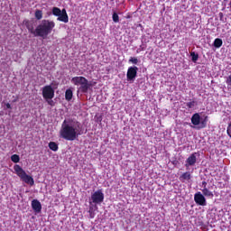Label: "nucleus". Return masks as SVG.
Wrapping results in <instances>:
<instances>
[{"label":"nucleus","instance_id":"f257e3e1","mask_svg":"<svg viewBox=\"0 0 231 231\" xmlns=\"http://www.w3.org/2000/svg\"><path fill=\"white\" fill-rule=\"evenodd\" d=\"M80 134H82V125L80 122L71 118L63 121L60 130V138L68 140L69 142H73L74 140H77Z\"/></svg>","mask_w":231,"mask_h":231},{"label":"nucleus","instance_id":"f03ea898","mask_svg":"<svg viewBox=\"0 0 231 231\" xmlns=\"http://www.w3.org/2000/svg\"><path fill=\"white\" fill-rule=\"evenodd\" d=\"M55 28V22L50 20H42L40 24L36 26V37H42L46 39Z\"/></svg>","mask_w":231,"mask_h":231},{"label":"nucleus","instance_id":"7ed1b4c3","mask_svg":"<svg viewBox=\"0 0 231 231\" xmlns=\"http://www.w3.org/2000/svg\"><path fill=\"white\" fill-rule=\"evenodd\" d=\"M71 83L74 84V86H79V90L81 93H88L90 86L89 81H88V79L82 76L72 78Z\"/></svg>","mask_w":231,"mask_h":231},{"label":"nucleus","instance_id":"20e7f679","mask_svg":"<svg viewBox=\"0 0 231 231\" xmlns=\"http://www.w3.org/2000/svg\"><path fill=\"white\" fill-rule=\"evenodd\" d=\"M52 14L56 15V17H58L57 21H60L61 23H69V21L66 9L60 10L59 7H53Z\"/></svg>","mask_w":231,"mask_h":231},{"label":"nucleus","instance_id":"39448f33","mask_svg":"<svg viewBox=\"0 0 231 231\" xmlns=\"http://www.w3.org/2000/svg\"><path fill=\"white\" fill-rule=\"evenodd\" d=\"M55 97V89L50 85H47L42 88V97L45 99L54 98Z\"/></svg>","mask_w":231,"mask_h":231},{"label":"nucleus","instance_id":"423d86ee","mask_svg":"<svg viewBox=\"0 0 231 231\" xmlns=\"http://www.w3.org/2000/svg\"><path fill=\"white\" fill-rule=\"evenodd\" d=\"M91 201L92 203H95L96 205H100V203L104 202V194L102 192V189L97 190L91 195Z\"/></svg>","mask_w":231,"mask_h":231},{"label":"nucleus","instance_id":"0eeeda50","mask_svg":"<svg viewBox=\"0 0 231 231\" xmlns=\"http://www.w3.org/2000/svg\"><path fill=\"white\" fill-rule=\"evenodd\" d=\"M24 24L28 30V32H30L32 33V35H34V37H36L37 35V27L35 28V22H33L32 20H25L24 21Z\"/></svg>","mask_w":231,"mask_h":231},{"label":"nucleus","instance_id":"6e6552de","mask_svg":"<svg viewBox=\"0 0 231 231\" xmlns=\"http://www.w3.org/2000/svg\"><path fill=\"white\" fill-rule=\"evenodd\" d=\"M194 199L197 205H200L201 207H205L207 205V199H205V196H203L201 192L196 193Z\"/></svg>","mask_w":231,"mask_h":231},{"label":"nucleus","instance_id":"1a4fd4ad","mask_svg":"<svg viewBox=\"0 0 231 231\" xmlns=\"http://www.w3.org/2000/svg\"><path fill=\"white\" fill-rule=\"evenodd\" d=\"M137 73H138V67H130L126 74L127 79L134 80V79H136Z\"/></svg>","mask_w":231,"mask_h":231},{"label":"nucleus","instance_id":"9d476101","mask_svg":"<svg viewBox=\"0 0 231 231\" xmlns=\"http://www.w3.org/2000/svg\"><path fill=\"white\" fill-rule=\"evenodd\" d=\"M32 208L36 214H40L41 210H42V205H41V202L37 199L32 201Z\"/></svg>","mask_w":231,"mask_h":231},{"label":"nucleus","instance_id":"9b49d317","mask_svg":"<svg viewBox=\"0 0 231 231\" xmlns=\"http://www.w3.org/2000/svg\"><path fill=\"white\" fill-rule=\"evenodd\" d=\"M198 153H192L186 161V167H191L192 165L196 164Z\"/></svg>","mask_w":231,"mask_h":231},{"label":"nucleus","instance_id":"f8f14e48","mask_svg":"<svg viewBox=\"0 0 231 231\" xmlns=\"http://www.w3.org/2000/svg\"><path fill=\"white\" fill-rule=\"evenodd\" d=\"M17 176H19V178H21V180H23L24 178V176L26 175V171H24V170H23V168H21V166L19 165H14V167Z\"/></svg>","mask_w":231,"mask_h":231},{"label":"nucleus","instance_id":"ddd939ff","mask_svg":"<svg viewBox=\"0 0 231 231\" xmlns=\"http://www.w3.org/2000/svg\"><path fill=\"white\" fill-rule=\"evenodd\" d=\"M191 124H193V125H199V124H201V116L198 113L191 116Z\"/></svg>","mask_w":231,"mask_h":231},{"label":"nucleus","instance_id":"4468645a","mask_svg":"<svg viewBox=\"0 0 231 231\" xmlns=\"http://www.w3.org/2000/svg\"><path fill=\"white\" fill-rule=\"evenodd\" d=\"M23 181H24V183H28L29 185L32 186L33 183H35L33 181V178H32L31 176H29L28 174H26L23 179Z\"/></svg>","mask_w":231,"mask_h":231},{"label":"nucleus","instance_id":"2eb2a0df","mask_svg":"<svg viewBox=\"0 0 231 231\" xmlns=\"http://www.w3.org/2000/svg\"><path fill=\"white\" fill-rule=\"evenodd\" d=\"M202 193H203V196H206L207 198H214V193L208 190V188H203Z\"/></svg>","mask_w":231,"mask_h":231},{"label":"nucleus","instance_id":"dca6fc26","mask_svg":"<svg viewBox=\"0 0 231 231\" xmlns=\"http://www.w3.org/2000/svg\"><path fill=\"white\" fill-rule=\"evenodd\" d=\"M65 98L69 102L73 98V91L71 89H67L65 92Z\"/></svg>","mask_w":231,"mask_h":231},{"label":"nucleus","instance_id":"f3484780","mask_svg":"<svg viewBox=\"0 0 231 231\" xmlns=\"http://www.w3.org/2000/svg\"><path fill=\"white\" fill-rule=\"evenodd\" d=\"M190 180V173L189 172H185L180 177V181H189Z\"/></svg>","mask_w":231,"mask_h":231},{"label":"nucleus","instance_id":"a211bd4d","mask_svg":"<svg viewBox=\"0 0 231 231\" xmlns=\"http://www.w3.org/2000/svg\"><path fill=\"white\" fill-rule=\"evenodd\" d=\"M49 148L51 149V151H59V144H57V143L55 142H51L49 143Z\"/></svg>","mask_w":231,"mask_h":231},{"label":"nucleus","instance_id":"6ab92c4d","mask_svg":"<svg viewBox=\"0 0 231 231\" xmlns=\"http://www.w3.org/2000/svg\"><path fill=\"white\" fill-rule=\"evenodd\" d=\"M214 46H215V48H221V46H223V40L217 38L214 41Z\"/></svg>","mask_w":231,"mask_h":231},{"label":"nucleus","instance_id":"aec40b11","mask_svg":"<svg viewBox=\"0 0 231 231\" xmlns=\"http://www.w3.org/2000/svg\"><path fill=\"white\" fill-rule=\"evenodd\" d=\"M34 15H35V18H36L38 21H41V19H42V11L37 9V10L35 11Z\"/></svg>","mask_w":231,"mask_h":231},{"label":"nucleus","instance_id":"412c9836","mask_svg":"<svg viewBox=\"0 0 231 231\" xmlns=\"http://www.w3.org/2000/svg\"><path fill=\"white\" fill-rule=\"evenodd\" d=\"M187 107H189V109H192L193 107H196V106H198V102L196 101H190L186 103Z\"/></svg>","mask_w":231,"mask_h":231},{"label":"nucleus","instance_id":"4be33fe9","mask_svg":"<svg viewBox=\"0 0 231 231\" xmlns=\"http://www.w3.org/2000/svg\"><path fill=\"white\" fill-rule=\"evenodd\" d=\"M11 161L14 162V163H19L21 161V158L17 154H14L11 156Z\"/></svg>","mask_w":231,"mask_h":231},{"label":"nucleus","instance_id":"5701e85b","mask_svg":"<svg viewBox=\"0 0 231 231\" xmlns=\"http://www.w3.org/2000/svg\"><path fill=\"white\" fill-rule=\"evenodd\" d=\"M190 56H191V60L193 62H197L198 59H199V56L196 54V52H190Z\"/></svg>","mask_w":231,"mask_h":231},{"label":"nucleus","instance_id":"b1692460","mask_svg":"<svg viewBox=\"0 0 231 231\" xmlns=\"http://www.w3.org/2000/svg\"><path fill=\"white\" fill-rule=\"evenodd\" d=\"M112 19H113L114 23H119V21H120V17L118 16V14H116V13L113 14Z\"/></svg>","mask_w":231,"mask_h":231},{"label":"nucleus","instance_id":"393cba45","mask_svg":"<svg viewBox=\"0 0 231 231\" xmlns=\"http://www.w3.org/2000/svg\"><path fill=\"white\" fill-rule=\"evenodd\" d=\"M45 101L49 106H51V107L55 106V101H53V98H48V99H45Z\"/></svg>","mask_w":231,"mask_h":231},{"label":"nucleus","instance_id":"a878e982","mask_svg":"<svg viewBox=\"0 0 231 231\" xmlns=\"http://www.w3.org/2000/svg\"><path fill=\"white\" fill-rule=\"evenodd\" d=\"M129 62H132V64H138V59L137 58H132L129 60Z\"/></svg>","mask_w":231,"mask_h":231},{"label":"nucleus","instance_id":"bb28decb","mask_svg":"<svg viewBox=\"0 0 231 231\" xmlns=\"http://www.w3.org/2000/svg\"><path fill=\"white\" fill-rule=\"evenodd\" d=\"M226 83L231 87V74L226 78Z\"/></svg>","mask_w":231,"mask_h":231},{"label":"nucleus","instance_id":"cd10ccee","mask_svg":"<svg viewBox=\"0 0 231 231\" xmlns=\"http://www.w3.org/2000/svg\"><path fill=\"white\" fill-rule=\"evenodd\" d=\"M202 187H203V189H207V181L202 182Z\"/></svg>","mask_w":231,"mask_h":231},{"label":"nucleus","instance_id":"c85d7f7f","mask_svg":"<svg viewBox=\"0 0 231 231\" xmlns=\"http://www.w3.org/2000/svg\"><path fill=\"white\" fill-rule=\"evenodd\" d=\"M89 214H90L91 219H93V217H95V215L93 214V212L91 211V209L89 210Z\"/></svg>","mask_w":231,"mask_h":231},{"label":"nucleus","instance_id":"c756f323","mask_svg":"<svg viewBox=\"0 0 231 231\" xmlns=\"http://www.w3.org/2000/svg\"><path fill=\"white\" fill-rule=\"evenodd\" d=\"M6 107L7 109H12V106L9 103L6 104Z\"/></svg>","mask_w":231,"mask_h":231}]
</instances>
